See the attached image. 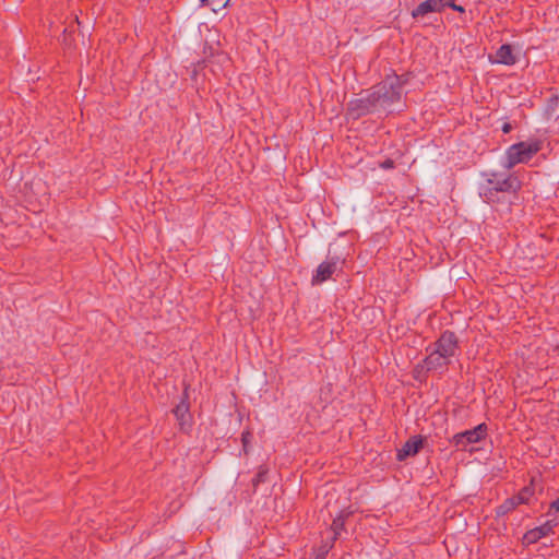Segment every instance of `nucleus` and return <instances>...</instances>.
<instances>
[{
	"label": "nucleus",
	"instance_id": "b1692460",
	"mask_svg": "<svg viewBox=\"0 0 559 559\" xmlns=\"http://www.w3.org/2000/svg\"><path fill=\"white\" fill-rule=\"evenodd\" d=\"M449 8H451L454 11H457L460 13H464L465 12V9L462 5L455 4V2H452V4H450Z\"/></svg>",
	"mask_w": 559,
	"mask_h": 559
},
{
	"label": "nucleus",
	"instance_id": "4be33fe9",
	"mask_svg": "<svg viewBox=\"0 0 559 559\" xmlns=\"http://www.w3.org/2000/svg\"><path fill=\"white\" fill-rule=\"evenodd\" d=\"M551 512H559V497L550 503L548 514Z\"/></svg>",
	"mask_w": 559,
	"mask_h": 559
},
{
	"label": "nucleus",
	"instance_id": "20e7f679",
	"mask_svg": "<svg viewBox=\"0 0 559 559\" xmlns=\"http://www.w3.org/2000/svg\"><path fill=\"white\" fill-rule=\"evenodd\" d=\"M459 349V340L454 332L444 331L433 344V350L451 361Z\"/></svg>",
	"mask_w": 559,
	"mask_h": 559
},
{
	"label": "nucleus",
	"instance_id": "f8f14e48",
	"mask_svg": "<svg viewBox=\"0 0 559 559\" xmlns=\"http://www.w3.org/2000/svg\"><path fill=\"white\" fill-rule=\"evenodd\" d=\"M347 514H344L343 512L340 513L332 522L331 524V531L333 532L332 542L329 546H325L322 551V558L329 552V550L333 547L334 543L341 535V533L345 530V522L347 519Z\"/></svg>",
	"mask_w": 559,
	"mask_h": 559
},
{
	"label": "nucleus",
	"instance_id": "393cba45",
	"mask_svg": "<svg viewBox=\"0 0 559 559\" xmlns=\"http://www.w3.org/2000/svg\"><path fill=\"white\" fill-rule=\"evenodd\" d=\"M511 130H512V126H511V123L506 122V123L502 126V132H503V133H509Z\"/></svg>",
	"mask_w": 559,
	"mask_h": 559
},
{
	"label": "nucleus",
	"instance_id": "2eb2a0df",
	"mask_svg": "<svg viewBox=\"0 0 559 559\" xmlns=\"http://www.w3.org/2000/svg\"><path fill=\"white\" fill-rule=\"evenodd\" d=\"M519 507L518 501L515 500L514 496L511 498L506 499L498 508H497V515L503 516L513 510H515Z\"/></svg>",
	"mask_w": 559,
	"mask_h": 559
},
{
	"label": "nucleus",
	"instance_id": "aec40b11",
	"mask_svg": "<svg viewBox=\"0 0 559 559\" xmlns=\"http://www.w3.org/2000/svg\"><path fill=\"white\" fill-rule=\"evenodd\" d=\"M190 384L189 383H183V391H182V397H181V401L180 402H186V403H190Z\"/></svg>",
	"mask_w": 559,
	"mask_h": 559
},
{
	"label": "nucleus",
	"instance_id": "5701e85b",
	"mask_svg": "<svg viewBox=\"0 0 559 559\" xmlns=\"http://www.w3.org/2000/svg\"><path fill=\"white\" fill-rule=\"evenodd\" d=\"M456 0H438V3L441 8V10L443 11L445 8H449L450 4H452V2H455Z\"/></svg>",
	"mask_w": 559,
	"mask_h": 559
},
{
	"label": "nucleus",
	"instance_id": "a211bd4d",
	"mask_svg": "<svg viewBox=\"0 0 559 559\" xmlns=\"http://www.w3.org/2000/svg\"><path fill=\"white\" fill-rule=\"evenodd\" d=\"M559 108V96H554L548 102V110L556 112Z\"/></svg>",
	"mask_w": 559,
	"mask_h": 559
},
{
	"label": "nucleus",
	"instance_id": "f03ea898",
	"mask_svg": "<svg viewBox=\"0 0 559 559\" xmlns=\"http://www.w3.org/2000/svg\"><path fill=\"white\" fill-rule=\"evenodd\" d=\"M487 177V185L483 186L479 195L487 203H496L499 201V192H509L518 194L523 187L522 181L515 173L502 175L497 171L485 174Z\"/></svg>",
	"mask_w": 559,
	"mask_h": 559
},
{
	"label": "nucleus",
	"instance_id": "bb28decb",
	"mask_svg": "<svg viewBox=\"0 0 559 559\" xmlns=\"http://www.w3.org/2000/svg\"><path fill=\"white\" fill-rule=\"evenodd\" d=\"M229 1H230V0H226L225 2H223V3L221 4V7L226 8V7L229 4Z\"/></svg>",
	"mask_w": 559,
	"mask_h": 559
},
{
	"label": "nucleus",
	"instance_id": "9d476101",
	"mask_svg": "<svg viewBox=\"0 0 559 559\" xmlns=\"http://www.w3.org/2000/svg\"><path fill=\"white\" fill-rule=\"evenodd\" d=\"M451 361L438 354L436 350L430 352L424 359L428 370L431 371H444L448 369Z\"/></svg>",
	"mask_w": 559,
	"mask_h": 559
},
{
	"label": "nucleus",
	"instance_id": "a878e982",
	"mask_svg": "<svg viewBox=\"0 0 559 559\" xmlns=\"http://www.w3.org/2000/svg\"><path fill=\"white\" fill-rule=\"evenodd\" d=\"M201 2V5L205 7V5H211L214 3V0H200Z\"/></svg>",
	"mask_w": 559,
	"mask_h": 559
},
{
	"label": "nucleus",
	"instance_id": "dca6fc26",
	"mask_svg": "<svg viewBox=\"0 0 559 559\" xmlns=\"http://www.w3.org/2000/svg\"><path fill=\"white\" fill-rule=\"evenodd\" d=\"M430 370L427 369L424 361L421 364H417L413 369V378L418 382H426L428 378V372Z\"/></svg>",
	"mask_w": 559,
	"mask_h": 559
},
{
	"label": "nucleus",
	"instance_id": "9b49d317",
	"mask_svg": "<svg viewBox=\"0 0 559 559\" xmlns=\"http://www.w3.org/2000/svg\"><path fill=\"white\" fill-rule=\"evenodd\" d=\"M491 62L501 63L506 66H513L516 62V57L513 53V48L510 44L501 45L496 51L495 59L490 58Z\"/></svg>",
	"mask_w": 559,
	"mask_h": 559
},
{
	"label": "nucleus",
	"instance_id": "7ed1b4c3",
	"mask_svg": "<svg viewBox=\"0 0 559 559\" xmlns=\"http://www.w3.org/2000/svg\"><path fill=\"white\" fill-rule=\"evenodd\" d=\"M543 148V141L535 139L530 142H519L507 150L506 168L512 169L518 164H524L532 159Z\"/></svg>",
	"mask_w": 559,
	"mask_h": 559
},
{
	"label": "nucleus",
	"instance_id": "1a4fd4ad",
	"mask_svg": "<svg viewBox=\"0 0 559 559\" xmlns=\"http://www.w3.org/2000/svg\"><path fill=\"white\" fill-rule=\"evenodd\" d=\"M337 267V263L334 260H328L320 263L311 278L312 285H319L332 277Z\"/></svg>",
	"mask_w": 559,
	"mask_h": 559
},
{
	"label": "nucleus",
	"instance_id": "6ab92c4d",
	"mask_svg": "<svg viewBox=\"0 0 559 559\" xmlns=\"http://www.w3.org/2000/svg\"><path fill=\"white\" fill-rule=\"evenodd\" d=\"M251 439V432L249 430H246L241 433V442L243 445V450L247 453V448Z\"/></svg>",
	"mask_w": 559,
	"mask_h": 559
},
{
	"label": "nucleus",
	"instance_id": "f3484780",
	"mask_svg": "<svg viewBox=\"0 0 559 559\" xmlns=\"http://www.w3.org/2000/svg\"><path fill=\"white\" fill-rule=\"evenodd\" d=\"M267 474V468L265 466H260L255 477L252 479L253 487H257L260 483L265 480Z\"/></svg>",
	"mask_w": 559,
	"mask_h": 559
},
{
	"label": "nucleus",
	"instance_id": "39448f33",
	"mask_svg": "<svg viewBox=\"0 0 559 559\" xmlns=\"http://www.w3.org/2000/svg\"><path fill=\"white\" fill-rule=\"evenodd\" d=\"M487 436V425L485 423L479 424L474 429L459 432L453 436L451 442L455 447L465 448L469 443H476L484 440Z\"/></svg>",
	"mask_w": 559,
	"mask_h": 559
},
{
	"label": "nucleus",
	"instance_id": "f257e3e1",
	"mask_svg": "<svg viewBox=\"0 0 559 559\" xmlns=\"http://www.w3.org/2000/svg\"><path fill=\"white\" fill-rule=\"evenodd\" d=\"M401 84L388 86L385 83L377 84L372 92L364 98L353 99L347 105V114L353 119H359L372 112L381 103L393 104L401 99Z\"/></svg>",
	"mask_w": 559,
	"mask_h": 559
},
{
	"label": "nucleus",
	"instance_id": "412c9836",
	"mask_svg": "<svg viewBox=\"0 0 559 559\" xmlns=\"http://www.w3.org/2000/svg\"><path fill=\"white\" fill-rule=\"evenodd\" d=\"M380 167L382 169H393L395 167V163L393 159L391 158H386L385 160H383L382 163H380Z\"/></svg>",
	"mask_w": 559,
	"mask_h": 559
},
{
	"label": "nucleus",
	"instance_id": "423d86ee",
	"mask_svg": "<svg viewBox=\"0 0 559 559\" xmlns=\"http://www.w3.org/2000/svg\"><path fill=\"white\" fill-rule=\"evenodd\" d=\"M425 438L420 435L411 437L401 449L397 450V461H404L408 456H415L424 448Z\"/></svg>",
	"mask_w": 559,
	"mask_h": 559
},
{
	"label": "nucleus",
	"instance_id": "ddd939ff",
	"mask_svg": "<svg viewBox=\"0 0 559 559\" xmlns=\"http://www.w3.org/2000/svg\"><path fill=\"white\" fill-rule=\"evenodd\" d=\"M431 12H439V13L442 12V10L438 3V0H426V1L421 2L412 11V16L414 19H417L419 16H424Z\"/></svg>",
	"mask_w": 559,
	"mask_h": 559
},
{
	"label": "nucleus",
	"instance_id": "0eeeda50",
	"mask_svg": "<svg viewBox=\"0 0 559 559\" xmlns=\"http://www.w3.org/2000/svg\"><path fill=\"white\" fill-rule=\"evenodd\" d=\"M555 526H557V522L552 520L546 521L543 525L528 530L524 534L523 540L528 545L535 544L543 537L554 534Z\"/></svg>",
	"mask_w": 559,
	"mask_h": 559
},
{
	"label": "nucleus",
	"instance_id": "6e6552de",
	"mask_svg": "<svg viewBox=\"0 0 559 559\" xmlns=\"http://www.w3.org/2000/svg\"><path fill=\"white\" fill-rule=\"evenodd\" d=\"M180 431L188 432L192 427V416L190 414V403L179 402L173 409Z\"/></svg>",
	"mask_w": 559,
	"mask_h": 559
},
{
	"label": "nucleus",
	"instance_id": "4468645a",
	"mask_svg": "<svg viewBox=\"0 0 559 559\" xmlns=\"http://www.w3.org/2000/svg\"><path fill=\"white\" fill-rule=\"evenodd\" d=\"M535 495V479L531 478V481L527 486L523 487L518 495L514 496L515 500L520 504H526L530 502L532 497Z\"/></svg>",
	"mask_w": 559,
	"mask_h": 559
}]
</instances>
